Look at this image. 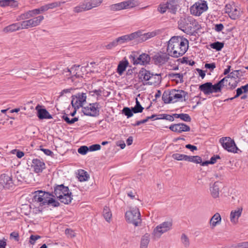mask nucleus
Instances as JSON below:
<instances>
[{
	"mask_svg": "<svg viewBox=\"0 0 248 248\" xmlns=\"http://www.w3.org/2000/svg\"><path fill=\"white\" fill-rule=\"evenodd\" d=\"M188 47V41L178 36H173L169 40L167 51L170 56L178 58L183 56Z\"/></svg>",
	"mask_w": 248,
	"mask_h": 248,
	"instance_id": "1",
	"label": "nucleus"
},
{
	"mask_svg": "<svg viewBox=\"0 0 248 248\" xmlns=\"http://www.w3.org/2000/svg\"><path fill=\"white\" fill-rule=\"evenodd\" d=\"M53 194L46 192L42 190L36 191L34 192L33 200L35 202L39 203L41 206L45 205H51L54 207H57L59 203L54 199Z\"/></svg>",
	"mask_w": 248,
	"mask_h": 248,
	"instance_id": "2",
	"label": "nucleus"
},
{
	"mask_svg": "<svg viewBox=\"0 0 248 248\" xmlns=\"http://www.w3.org/2000/svg\"><path fill=\"white\" fill-rule=\"evenodd\" d=\"M52 194L54 197H57L61 202L64 204H68L71 201V193L69 192L68 187L64 186L63 185H58L54 187V192Z\"/></svg>",
	"mask_w": 248,
	"mask_h": 248,
	"instance_id": "3",
	"label": "nucleus"
},
{
	"mask_svg": "<svg viewBox=\"0 0 248 248\" xmlns=\"http://www.w3.org/2000/svg\"><path fill=\"white\" fill-rule=\"evenodd\" d=\"M172 226V223L170 221L163 222L156 226L154 229L152 235L155 238H159L161 235L170 231Z\"/></svg>",
	"mask_w": 248,
	"mask_h": 248,
	"instance_id": "4",
	"label": "nucleus"
},
{
	"mask_svg": "<svg viewBox=\"0 0 248 248\" xmlns=\"http://www.w3.org/2000/svg\"><path fill=\"white\" fill-rule=\"evenodd\" d=\"M125 217L129 223H132L135 226H138L141 223L140 214L137 208H133L130 211H127Z\"/></svg>",
	"mask_w": 248,
	"mask_h": 248,
	"instance_id": "5",
	"label": "nucleus"
},
{
	"mask_svg": "<svg viewBox=\"0 0 248 248\" xmlns=\"http://www.w3.org/2000/svg\"><path fill=\"white\" fill-rule=\"evenodd\" d=\"M139 5V2L136 0H127L123 2L112 4L109 9L112 11H117L135 7Z\"/></svg>",
	"mask_w": 248,
	"mask_h": 248,
	"instance_id": "6",
	"label": "nucleus"
},
{
	"mask_svg": "<svg viewBox=\"0 0 248 248\" xmlns=\"http://www.w3.org/2000/svg\"><path fill=\"white\" fill-rule=\"evenodd\" d=\"M185 19H181L179 21L178 27L181 31H197L200 29V26L195 20L190 21L189 23Z\"/></svg>",
	"mask_w": 248,
	"mask_h": 248,
	"instance_id": "7",
	"label": "nucleus"
},
{
	"mask_svg": "<svg viewBox=\"0 0 248 248\" xmlns=\"http://www.w3.org/2000/svg\"><path fill=\"white\" fill-rule=\"evenodd\" d=\"M219 142L223 148L229 152L236 153L239 150L234 141L230 137L222 138L219 140Z\"/></svg>",
	"mask_w": 248,
	"mask_h": 248,
	"instance_id": "8",
	"label": "nucleus"
},
{
	"mask_svg": "<svg viewBox=\"0 0 248 248\" xmlns=\"http://www.w3.org/2000/svg\"><path fill=\"white\" fill-rule=\"evenodd\" d=\"M103 0H85L78 6V12L91 10L99 6Z\"/></svg>",
	"mask_w": 248,
	"mask_h": 248,
	"instance_id": "9",
	"label": "nucleus"
},
{
	"mask_svg": "<svg viewBox=\"0 0 248 248\" xmlns=\"http://www.w3.org/2000/svg\"><path fill=\"white\" fill-rule=\"evenodd\" d=\"M208 9L207 2L206 1H200L196 2L190 8L191 14L200 16L202 13L206 11Z\"/></svg>",
	"mask_w": 248,
	"mask_h": 248,
	"instance_id": "10",
	"label": "nucleus"
},
{
	"mask_svg": "<svg viewBox=\"0 0 248 248\" xmlns=\"http://www.w3.org/2000/svg\"><path fill=\"white\" fill-rule=\"evenodd\" d=\"M14 184L11 176L6 174H2L0 176V189H9L13 187Z\"/></svg>",
	"mask_w": 248,
	"mask_h": 248,
	"instance_id": "11",
	"label": "nucleus"
},
{
	"mask_svg": "<svg viewBox=\"0 0 248 248\" xmlns=\"http://www.w3.org/2000/svg\"><path fill=\"white\" fill-rule=\"evenodd\" d=\"M171 97L172 103L177 102L178 101L182 102L186 101V97L188 98V93L183 90H172L171 91Z\"/></svg>",
	"mask_w": 248,
	"mask_h": 248,
	"instance_id": "12",
	"label": "nucleus"
},
{
	"mask_svg": "<svg viewBox=\"0 0 248 248\" xmlns=\"http://www.w3.org/2000/svg\"><path fill=\"white\" fill-rule=\"evenodd\" d=\"M130 59L134 65H145L149 63L150 61V57L146 53H142L139 57L131 55Z\"/></svg>",
	"mask_w": 248,
	"mask_h": 248,
	"instance_id": "13",
	"label": "nucleus"
},
{
	"mask_svg": "<svg viewBox=\"0 0 248 248\" xmlns=\"http://www.w3.org/2000/svg\"><path fill=\"white\" fill-rule=\"evenodd\" d=\"M82 111L84 115L96 116L99 115V110L97 103L90 104L87 107H82Z\"/></svg>",
	"mask_w": 248,
	"mask_h": 248,
	"instance_id": "14",
	"label": "nucleus"
},
{
	"mask_svg": "<svg viewBox=\"0 0 248 248\" xmlns=\"http://www.w3.org/2000/svg\"><path fill=\"white\" fill-rule=\"evenodd\" d=\"M43 19L44 16H39L36 17L23 21L21 23V25L22 29L35 27L38 26Z\"/></svg>",
	"mask_w": 248,
	"mask_h": 248,
	"instance_id": "15",
	"label": "nucleus"
},
{
	"mask_svg": "<svg viewBox=\"0 0 248 248\" xmlns=\"http://www.w3.org/2000/svg\"><path fill=\"white\" fill-rule=\"evenodd\" d=\"M170 56L168 53H158L153 57L154 62L156 65H162L168 61Z\"/></svg>",
	"mask_w": 248,
	"mask_h": 248,
	"instance_id": "16",
	"label": "nucleus"
},
{
	"mask_svg": "<svg viewBox=\"0 0 248 248\" xmlns=\"http://www.w3.org/2000/svg\"><path fill=\"white\" fill-rule=\"evenodd\" d=\"M222 187L223 184L219 181H216L213 185H210L209 190L213 198H217L219 197L220 189Z\"/></svg>",
	"mask_w": 248,
	"mask_h": 248,
	"instance_id": "17",
	"label": "nucleus"
},
{
	"mask_svg": "<svg viewBox=\"0 0 248 248\" xmlns=\"http://www.w3.org/2000/svg\"><path fill=\"white\" fill-rule=\"evenodd\" d=\"M169 128L172 131L179 133L183 132L189 131L190 130V127L184 123L171 124L169 127Z\"/></svg>",
	"mask_w": 248,
	"mask_h": 248,
	"instance_id": "18",
	"label": "nucleus"
},
{
	"mask_svg": "<svg viewBox=\"0 0 248 248\" xmlns=\"http://www.w3.org/2000/svg\"><path fill=\"white\" fill-rule=\"evenodd\" d=\"M243 211L242 206L237 207L235 210H233L230 213V221L233 224H236L238 222V219L241 217Z\"/></svg>",
	"mask_w": 248,
	"mask_h": 248,
	"instance_id": "19",
	"label": "nucleus"
},
{
	"mask_svg": "<svg viewBox=\"0 0 248 248\" xmlns=\"http://www.w3.org/2000/svg\"><path fill=\"white\" fill-rule=\"evenodd\" d=\"M140 32H133L130 34L124 35L117 38L115 40L118 44H121L126 41L138 38L139 36V33Z\"/></svg>",
	"mask_w": 248,
	"mask_h": 248,
	"instance_id": "20",
	"label": "nucleus"
},
{
	"mask_svg": "<svg viewBox=\"0 0 248 248\" xmlns=\"http://www.w3.org/2000/svg\"><path fill=\"white\" fill-rule=\"evenodd\" d=\"M31 167L36 173H40L45 168V164L41 160L34 159L32 160Z\"/></svg>",
	"mask_w": 248,
	"mask_h": 248,
	"instance_id": "21",
	"label": "nucleus"
},
{
	"mask_svg": "<svg viewBox=\"0 0 248 248\" xmlns=\"http://www.w3.org/2000/svg\"><path fill=\"white\" fill-rule=\"evenodd\" d=\"M21 175L24 179V182L30 183L33 180H34L33 174L31 172V170L26 168L21 171Z\"/></svg>",
	"mask_w": 248,
	"mask_h": 248,
	"instance_id": "22",
	"label": "nucleus"
},
{
	"mask_svg": "<svg viewBox=\"0 0 248 248\" xmlns=\"http://www.w3.org/2000/svg\"><path fill=\"white\" fill-rule=\"evenodd\" d=\"M152 74L150 71L146 70L145 69L142 68L139 72V78L142 81H150L153 79V77L152 76Z\"/></svg>",
	"mask_w": 248,
	"mask_h": 248,
	"instance_id": "23",
	"label": "nucleus"
},
{
	"mask_svg": "<svg viewBox=\"0 0 248 248\" xmlns=\"http://www.w3.org/2000/svg\"><path fill=\"white\" fill-rule=\"evenodd\" d=\"M221 221V217L218 213H216L211 217L209 223L211 229L214 228L217 225L219 224Z\"/></svg>",
	"mask_w": 248,
	"mask_h": 248,
	"instance_id": "24",
	"label": "nucleus"
},
{
	"mask_svg": "<svg viewBox=\"0 0 248 248\" xmlns=\"http://www.w3.org/2000/svg\"><path fill=\"white\" fill-rule=\"evenodd\" d=\"M141 32L139 33V36H138V41L139 42L145 41L149 38L153 37L156 35V32H148L143 34H141Z\"/></svg>",
	"mask_w": 248,
	"mask_h": 248,
	"instance_id": "25",
	"label": "nucleus"
},
{
	"mask_svg": "<svg viewBox=\"0 0 248 248\" xmlns=\"http://www.w3.org/2000/svg\"><path fill=\"white\" fill-rule=\"evenodd\" d=\"M211 83L206 82L202 84L199 86V89L202 91L205 94H209L212 93L211 90Z\"/></svg>",
	"mask_w": 248,
	"mask_h": 248,
	"instance_id": "26",
	"label": "nucleus"
},
{
	"mask_svg": "<svg viewBox=\"0 0 248 248\" xmlns=\"http://www.w3.org/2000/svg\"><path fill=\"white\" fill-rule=\"evenodd\" d=\"M37 116L40 119L52 118V116L49 112L46 109L44 108L40 109L38 110Z\"/></svg>",
	"mask_w": 248,
	"mask_h": 248,
	"instance_id": "27",
	"label": "nucleus"
},
{
	"mask_svg": "<svg viewBox=\"0 0 248 248\" xmlns=\"http://www.w3.org/2000/svg\"><path fill=\"white\" fill-rule=\"evenodd\" d=\"M89 178L90 175L88 172L83 170H78V181H87Z\"/></svg>",
	"mask_w": 248,
	"mask_h": 248,
	"instance_id": "28",
	"label": "nucleus"
},
{
	"mask_svg": "<svg viewBox=\"0 0 248 248\" xmlns=\"http://www.w3.org/2000/svg\"><path fill=\"white\" fill-rule=\"evenodd\" d=\"M17 5V2L15 0H0V6L1 7H16Z\"/></svg>",
	"mask_w": 248,
	"mask_h": 248,
	"instance_id": "29",
	"label": "nucleus"
},
{
	"mask_svg": "<svg viewBox=\"0 0 248 248\" xmlns=\"http://www.w3.org/2000/svg\"><path fill=\"white\" fill-rule=\"evenodd\" d=\"M208 29L214 30L215 31H221L224 28V26L222 24H214L213 23L209 21V24L207 25Z\"/></svg>",
	"mask_w": 248,
	"mask_h": 248,
	"instance_id": "30",
	"label": "nucleus"
},
{
	"mask_svg": "<svg viewBox=\"0 0 248 248\" xmlns=\"http://www.w3.org/2000/svg\"><path fill=\"white\" fill-rule=\"evenodd\" d=\"M150 235L149 233H145L141 238L140 242V248H147L150 242Z\"/></svg>",
	"mask_w": 248,
	"mask_h": 248,
	"instance_id": "31",
	"label": "nucleus"
},
{
	"mask_svg": "<svg viewBox=\"0 0 248 248\" xmlns=\"http://www.w3.org/2000/svg\"><path fill=\"white\" fill-rule=\"evenodd\" d=\"M226 80V78H223L221 80H220L219 82H218L217 84L213 85L211 83V90L213 93H217L221 91V84L224 82Z\"/></svg>",
	"mask_w": 248,
	"mask_h": 248,
	"instance_id": "32",
	"label": "nucleus"
},
{
	"mask_svg": "<svg viewBox=\"0 0 248 248\" xmlns=\"http://www.w3.org/2000/svg\"><path fill=\"white\" fill-rule=\"evenodd\" d=\"M165 2L167 7H168V10H170L171 13H175L177 9V4L175 0H168Z\"/></svg>",
	"mask_w": 248,
	"mask_h": 248,
	"instance_id": "33",
	"label": "nucleus"
},
{
	"mask_svg": "<svg viewBox=\"0 0 248 248\" xmlns=\"http://www.w3.org/2000/svg\"><path fill=\"white\" fill-rule=\"evenodd\" d=\"M103 216L106 221L109 222L112 217L110 209L107 206H105L103 211Z\"/></svg>",
	"mask_w": 248,
	"mask_h": 248,
	"instance_id": "34",
	"label": "nucleus"
},
{
	"mask_svg": "<svg viewBox=\"0 0 248 248\" xmlns=\"http://www.w3.org/2000/svg\"><path fill=\"white\" fill-rule=\"evenodd\" d=\"M240 9L234 5L232 10L228 15L232 19H236L238 18L240 16Z\"/></svg>",
	"mask_w": 248,
	"mask_h": 248,
	"instance_id": "35",
	"label": "nucleus"
},
{
	"mask_svg": "<svg viewBox=\"0 0 248 248\" xmlns=\"http://www.w3.org/2000/svg\"><path fill=\"white\" fill-rule=\"evenodd\" d=\"M22 30L21 23H17L10 25L6 27L4 31H16L17 30Z\"/></svg>",
	"mask_w": 248,
	"mask_h": 248,
	"instance_id": "36",
	"label": "nucleus"
},
{
	"mask_svg": "<svg viewBox=\"0 0 248 248\" xmlns=\"http://www.w3.org/2000/svg\"><path fill=\"white\" fill-rule=\"evenodd\" d=\"M169 77L172 80H176L177 82L179 81L180 83L184 82L182 74L171 73L169 74Z\"/></svg>",
	"mask_w": 248,
	"mask_h": 248,
	"instance_id": "37",
	"label": "nucleus"
},
{
	"mask_svg": "<svg viewBox=\"0 0 248 248\" xmlns=\"http://www.w3.org/2000/svg\"><path fill=\"white\" fill-rule=\"evenodd\" d=\"M171 96V91H166L163 93L162 98L164 103L168 104L172 103Z\"/></svg>",
	"mask_w": 248,
	"mask_h": 248,
	"instance_id": "38",
	"label": "nucleus"
},
{
	"mask_svg": "<svg viewBox=\"0 0 248 248\" xmlns=\"http://www.w3.org/2000/svg\"><path fill=\"white\" fill-rule=\"evenodd\" d=\"M86 93L83 92L78 93V108L79 106L81 107H83L84 103L86 102Z\"/></svg>",
	"mask_w": 248,
	"mask_h": 248,
	"instance_id": "39",
	"label": "nucleus"
},
{
	"mask_svg": "<svg viewBox=\"0 0 248 248\" xmlns=\"http://www.w3.org/2000/svg\"><path fill=\"white\" fill-rule=\"evenodd\" d=\"M128 62H121L118 64L117 67V72L120 75H121L123 72L125 70Z\"/></svg>",
	"mask_w": 248,
	"mask_h": 248,
	"instance_id": "40",
	"label": "nucleus"
},
{
	"mask_svg": "<svg viewBox=\"0 0 248 248\" xmlns=\"http://www.w3.org/2000/svg\"><path fill=\"white\" fill-rule=\"evenodd\" d=\"M152 77H153V79L152 80H150V81H148L146 83H143L144 85H152L155 83H158L160 81V75L158 74L155 75H152Z\"/></svg>",
	"mask_w": 248,
	"mask_h": 248,
	"instance_id": "41",
	"label": "nucleus"
},
{
	"mask_svg": "<svg viewBox=\"0 0 248 248\" xmlns=\"http://www.w3.org/2000/svg\"><path fill=\"white\" fill-rule=\"evenodd\" d=\"M224 45V43L216 42L211 44L210 46L212 48L216 49L217 51H220L223 47Z\"/></svg>",
	"mask_w": 248,
	"mask_h": 248,
	"instance_id": "42",
	"label": "nucleus"
},
{
	"mask_svg": "<svg viewBox=\"0 0 248 248\" xmlns=\"http://www.w3.org/2000/svg\"><path fill=\"white\" fill-rule=\"evenodd\" d=\"M172 157L174 159L179 160V161H180V160L187 161V159L188 158V155H183V154H178V153H175V154H173L172 155Z\"/></svg>",
	"mask_w": 248,
	"mask_h": 248,
	"instance_id": "43",
	"label": "nucleus"
},
{
	"mask_svg": "<svg viewBox=\"0 0 248 248\" xmlns=\"http://www.w3.org/2000/svg\"><path fill=\"white\" fill-rule=\"evenodd\" d=\"M187 161L193 162L197 164L202 163V158L199 156H188Z\"/></svg>",
	"mask_w": 248,
	"mask_h": 248,
	"instance_id": "44",
	"label": "nucleus"
},
{
	"mask_svg": "<svg viewBox=\"0 0 248 248\" xmlns=\"http://www.w3.org/2000/svg\"><path fill=\"white\" fill-rule=\"evenodd\" d=\"M181 241L185 248H188L190 245L189 239L185 233L182 234Z\"/></svg>",
	"mask_w": 248,
	"mask_h": 248,
	"instance_id": "45",
	"label": "nucleus"
},
{
	"mask_svg": "<svg viewBox=\"0 0 248 248\" xmlns=\"http://www.w3.org/2000/svg\"><path fill=\"white\" fill-rule=\"evenodd\" d=\"M133 111L134 113L141 112L144 108L140 105V103L136 98V105L134 107L132 108Z\"/></svg>",
	"mask_w": 248,
	"mask_h": 248,
	"instance_id": "46",
	"label": "nucleus"
},
{
	"mask_svg": "<svg viewBox=\"0 0 248 248\" xmlns=\"http://www.w3.org/2000/svg\"><path fill=\"white\" fill-rule=\"evenodd\" d=\"M122 112L126 116L127 118L132 117L134 113L132 108L131 109L128 107H124L122 110Z\"/></svg>",
	"mask_w": 248,
	"mask_h": 248,
	"instance_id": "47",
	"label": "nucleus"
},
{
	"mask_svg": "<svg viewBox=\"0 0 248 248\" xmlns=\"http://www.w3.org/2000/svg\"><path fill=\"white\" fill-rule=\"evenodd\" d=\"M168 9V7H167L166 2L160 3L157 8V11L161 14L165 13Z\"/></svg>",
	"mask_w": 248,
	"mask_h": 248,
	"instance_id": "48",
	"label": "nucleus"
},
{
	"mask_svg": "<svg viewBox=\"0 0 248 248\" xmlns=\"http://www.w3.org/2000/svg\"><path fill=\"white\" fill-rule=\"evenodd\" d=\"M239 70H234L229 75L227 76L229 77L230 79L232 80V78L236 79L238 78L239 77Z\"/></svg>",
	"mask_w": 248,
	"mask_h": 248,
	"instance_id": "49",
	"label": "nucleus"
},
{
	"mask_svg": "<svg viewBox=\"0 0 248 248\" xmlns=\"http://www.w3.org/2000/svg\"><path fill=\"white\" fill-rule=\"evenodd\" d=\"M63 119L68 124H72L74 123L75 122L78 121V118L75 117L70 120L69 118L67 115H64L62 116Z\"/></svg>",
	"mask_w": 248,
	"mask_h": 248,
	"instance_id": "50",
	"label": "nucleus"
},
{
	"mask_svg": "<svg viewBox=\"0 0 248 248\" xmlns=\"http://www.w3.org/2000/svg\"><path fill=\"white\" fill-rule=\"evenodd\" d=\"M64 2L56 1L51 3L47 4L48 9H53L54 8L60 7L62 3H63Z\"/></svg>",
	"mask_w": 248,
	"mask_h": 248,
	"instance_id": "51",
	"label": "nucleus"
},
{
	"mask_svg": "<svg viewBox=\"0 0 248 248\" xmlns=\"http://www.w3.org/2000/svg\"><path fill=\"white\" fill-rule=\"evenodd\" d=\"M180 119L185 122H190L191 118L188 114L181 113Z\"/></svg>",
	"mask_w": 248,
	"mask_h": 248,
	"instance_id": "52",
	"label": "nucleus"
},
{
	"mask_svg": "<svg viewBox=\"0 0 248 248\" xmlns=\"http://www.w3.org/2000/svg\"><path fill=\"white\" fill-rule=\"evenodd\" d=\"M89 151V147L86 146H81L78 148V153L84 155Z\"/></svg>",
	"mask_w": 248,
	"mask_h": 248,
	"instance_id": "53",
	"label": "nucleus"
},
{
	"mask_svg": "<svg viewBox=\"0 0 248 248\" xmlns=\"http://www.w3.org/2000/svg\"><path fill=\"white\" fill-rule=\"evenodd\" d=\"M31 17L30 11H28L23 14H21L18 18V20H24L28 19Z\"/></svg>",
	"mask_w": 248,
	"mask_h": 248,
	"instance_id": "54",
	"label": "nucleus"
},
{
	"mask_svg": "<svg viewBox=\"0 0 248 248\" xmlns=\"http://www.w3.org/2000/svg\"><path fill=\"white\" fill-rule=\"evenodd\" d=\"M89 151L93 152L99 150L101 149V146L99 144H95L91 145L89 147Z\"/></svg>",
	"mask_w": 248,
	"mask_h": 248,
	"instance_id": "55",
	"label": "nucleus"
},
{
	"mask_svg": "<svg viewBox=\"0 0 248 248\" xmlns=\"http://www.w3.org/2000/svg\"><path fill=\"white\" fill-rule=\"evenodd\" d=\"M40 238L41 236L39 235H31L30 238L29 242L30 244L33 245L35 243L36 241Z\"/></svg>",
	"mask_w": 248,
	"mask_h": 248,
	"instance_id": "56",
	"label": "nucleus"
},
{
	"mask_svg": "<svg viewBox=\"0 0 248 248\" xmlns=\"http://www.w3.org/2000/svg\"><path fill=\"white\" fill-rule=\"evenodd\" d=\"M234 5V4H227L224 9L225 13L227 14L230 13V12H231V11L232 10Z\"/></svg>",
	"mask_w": 248,
	"mask_h": 248,
	"instance_id": "57",
	"label": "nucleus"
},
{
	"mask_svg": "<svg viewBox=\"0 0 248 248\" xmlns=\"http://www.w3.org/2000/svg\"><path fill=\"white\" fill-rule=\"evenodd\" d=\"M235 248H248V241L237 244L235 246Z\"/></svg>",
	"mask_w": 248,
	"mask_h": 248,
	"instance_id": "58",
	"label": "nucleus"
},
{
	"mask_svg": "<svg viewBox=\"0 0 248 248\" xmlns=\"http://www.w3.org/2000/svg\"><path fill=\"white\" fill-rule=\"evenodd\" d=\"M118 44L116 42V40H115L113 41L112 42L106 45V47L108 49H110L113 47H115Z\"/></svg>",
	"mask_w": 248,
	"mask_h": 248,
	"instance_id": "59",
	"label": "nucleus"
},
{
	"mask_svg": "<svg viewBox=\"0 0 248 248\" xmlns=\"http://www.w3.org/2000/svg\"><path fill=\"white\" fill-rule=\"evenodd\" d=\"M76 68L75 67H72L70 69H68V72H70L71 74L73 72V74L74 75V76L72 77V81H73L75 78H77V72L76 71Z\"/></svg>",
	"mask_w": 248,
	"mask_h": 248,
	"instance_id": "60",
	"label": "nucleus"
},
{
	"mask_svg": "<svg viewBox=\"0 0 248 248\" xmlns=\"http://www.w3.org/2000/svg\"><path fill=\"white\" fill-rule=\"evenodd\" d=\"M205 67L212 71L216 68V64L214 62L211 63H206L205 64Z\"/></svg>",
	"mask_w": 248,
	"mask_h": 248,
	"instance_id": "61",
	"label": "nucleus"
},
{
	"mask_svg": "<svg viewBox=\"0 0 248 248\" xmlns=\"http://www.w3.org/2000/svg\"><path fill=\"white\" fill-rule=\"evenodd\" d=\"M224 78H226V80L222 84V85L221 84L222 88L224 87V86L227 87L228 85L229 86H230V84H231V79H230L229 77L226 76Z\"/></svg>",
	"mask_w": 248,
	"mask_h": 248,
	"instance_id": "62",
	"label": "nucleus"
},
{
	"mask_svg": "<svg viewBox=\"0 0 248 248\" xmlns=\"http://www.w3.org/2000/svg\"><path fill=\"white\" fill-rule=\"evenodd\" d=\"M218 159H220L219 155H214L210 158V160H209L210 164H215L217 160Z\"/></svg>",
	"mask_w": 248,
	"mask_h": 248,
	"instance_id": "63",
	"label": "nucleus"
},
{
	"mask_svg": "<svg viewBox=\"0 0 248 248\" xmlns=\"http://www.w3.org/2000/svg\"><path fill=\"white\" fill-rule=\"evenodd\" d=\"M10 237L15 239V240L16 241H18L19 239V234L18 233L16 232H12L10 234Z\"/></svg>",
	"mask_w": 248,
	"mask_h": 248,
	"instance_id": "64",
	"label": "nucleus"
}]
</instances>
